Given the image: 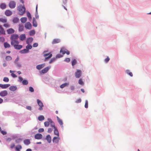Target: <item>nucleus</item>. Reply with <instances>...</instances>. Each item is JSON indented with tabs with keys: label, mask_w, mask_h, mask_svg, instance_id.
<instances>
[{
	"label": "nucleus",
	"mask_w": 151,
	"mask_h": 151,
	"mask_svg": "<svg viewBox=\"0 0 151 151\" xmlns=\"http://www.w3.org/2000/svg\"><path fill=\"white\" fill-rule=\"evenodd\" d=\"M19 38V35L16 34H12L10 37L11 45L13 46L15 49L17 50H20L22 47V45H19V42L18 41Z\"/></svg>",
	"instance_id": "f257e3e1"
},
{
	"label": "nucleus",
	"mask_w": 151,
	"mask_h": 151,
	"mask_svg": "<svg viewBox=\"0 0 151 151\" xmlns=\"http://www.w3.org/2000/svg\"><path fill=\"white\" fill-rule=\"evenodd\" d=\"M17 10L19 12V14L21 15H23L26 11V9L24 5H19L18 7Z\"/></svg>",
	"instance_id": "f03ea898"
},
{
	"label": "nucleus",
	"mask_w": 151,
	"mask_h": 151,
	"mask_svg": "<svg viewBox=\"0 0 151 151\" xmlns=\"http://www.w3.org/2000/svg\"><path fill=\"white\" fill-rule=\"evenodd\" d=\"M49 121L50 122L51 124V125L52 127H53L55 129V130L54 131V134H55L58 136V137H59V134L58 130L56 128L55 126V124L53 122L52 120L51 119H49Z\"/></svg>",
	"instance_id": "7ed1b4c3"
},
{
	"label": "nucleus",
	"mask_w": 151,
	"mask_h": 151,
	"mask_svg": "<svg viewBox=\"0 0 151 151\" xmlns=\"http://www.w3.org/2000/svg\"><path fill=\"white\" fill-rule=\"evenodd\" d=\"M37 102L38 105L40 107L38 109L39 110H42L43 107L44 106L42 102L39 99H37Z\"/></svg>",
	"instance_id": "20e7f679"
},
{
	"label": "nucleus",
	"mask_w": 151,
	"mask_h": 151,
	"mask_svg": "<svg viewBox=\"0 0 151 151\" xmlns=\"http://www.w3.org/2000/svg\"><path fill=\"white\" fill-rule=\"evenodd\" d=\"M16 5V4L15 1H12L9 3V6L10 8L13 9L15 7Z\"/></svg>",
	"instance_id": "39448f33"
},
{
	"label": "nucleus",
	"mask_w": 151,
	"mask_h": 151,
	"mask_svg": "<svg viewBox=\"0 0 151 151\" xmlns=\"http://www.w3.org/2000/svg\"><path fill=\"white\" fill-rule=\"evenodd\" d=\"M81 71L80 70H77V71L75 73V76L77 78H79L81 76Z\"/></svg>",
	"instance_id": "423d86ee"
},
{
	"label": "nucleus",
	"mask_w": 151,
	"mask_h": 151,
	"mask_svg": "<svg viewBox=\"0 0 151 151\" xmlns=\"http://www.w3.org/2000/svg\"><path fill=\"white\" fill-rule=\"evenodd\" d=\"M7 91L4 90L1 91L0 92V96L2 97H4L8 95Z\"/></svg>",
	"instance_id": "0eeeda50"
},
{
	"label": "nucleus",
	"mask_w": 151,
	"mask_h": 151,
	"mask_svg": "<svg viewBox=\"0 0 151 151\" xmlns=\"http://www.w3.org/2000/svg\"><path fill=\"white\" fill-rule=\"evenodd\" d=\"M25 27L26 28L30 29L32 28V25L29 22H27L25 23Z\"/></svg>",
	"instance_id": "6e6552de"
},
{
	"label": "nucleus",
	"mask_w": 151,
	"mask_h": 151,
	"mask_svg": "<svg viewBox=\"0 0 151 151\" xmlns=\"http://www.w3.org/2000/svg\"><path fill=\"white\" fill-rule=\"evenodd\" d=\"M42 137V135L40 134L37 133L35 136V139H41Z\"/></svg>",
	"instance_id": "1a4fd4ad"
},
{
	"label": "nucleus",
	"mask_w": 151,
	"mask_h": 151,
	"mask_svg": "<svg viewBox=\"0 0 151 151\" xmlns=\"http://www.w3.org/2000/svg\"><path fill=\"white\" fill-rule=\"evenodd\" d=\"M5 34V31L1 25H0V35Z\"/></svg>",
	"instance_id": "9d476101"
},
{
	"label": "nucleus",
	"mask_w": 151,
	"mask_h": 151,
	"mask_svg": "<svg viewBox=\"0 0 151 151\" xmlns=\"http://www.w3.org/2000/svg\"><path fill=\"white\" fill-rule=\"evenodd\" d=\"M44 56L45 57V59H47L50 58L52 56V54L49 53H45Z\"/></svg>",
	"instance_id": "9b49d317"
},
{
	"label": "nucleus",
	"mask_w": 151,
	"mask_h": 151,
	"mask_svg": "<svg viewBox=\"0 0 151 151\" xmlns=\"http://www.w3.org/2000/svg\"><path fill=\"white\" fill-rule=\"evenodd\" d=\"M19 39L21 41L24 40L26 39V37L25 35L24 34H23L21 35L19 37Z\"/></svg>",
	"instance_id": "f8f14e48"
},
{
	"label": "nucleus",
	"mask_w": 151,
	"mask_h": 151,
	"mask_svg": "<svg viewBox=\"0 0 151 151\" xmlns=\"http://www.w3.org/2000/svg\"><path fill=\"white\" fill-rule=\"evenodd\" d=\"M5 14L6 16H9L11 15L12 14V12L10 10H7L5 12Z\"/></svg>",
	"instance_id": "ddd939ff"
},
{
	"label": "nucleus",
	"mask_w": 151,
	"mask_h": 151,
	"mask_svg": "<svg viewBox=\"0 0 151 151\" xmlns=\"http://www.w3.org/2000/svg\"><path fill=\"white\" fill-rule=\"evenodd\" d=\"M50 68V67H46L43 69L41 70V72L42 73H46Z\"/></svg>",
	"instance_id": "4468645a"
},
{
	"label": "nucleus",
	"mask_w": 151,
	"mask_h": 151,
	"mask_svg": "<svg viewBox=\"0 0 151 151\" xmlns=\"http://www.w3.org/2000/svg\"><path fill=\"white\" fill-rule=\"evenodd\" d=\"M57 119L58 122L59 123V124L61 126V127H63V123L62 120L61 119H60L59 118L58 116H57Z\"/></svg>",
	"instance_id": "2eb2a0df"
},
{
	"label": "nucleus",
	"mask_w": 151,
	"mask_h": 151,
	"mask_svg": "<svg viewBox=\"0 0 151 151\" xmlns=\"http://www.w3.org/2000/svg\"><path fill=\"white\" fill-rule=\"evenodd\" d=\"M7 32L8 34H11L14 33L15 30L12 28H10L7 30Z\"/></svg>",
	"instance_id": "dca6fc26"
},
{
	"label": "nucleus",
	"mask_w": 151,
	"mask_h": 151,
	"mask_svg": "<svg viewBox=\"0 0 151 151\" xmlns=\"http://www.w3.org/2000/svg\"><path fill=\"white\" fill-rule=\"evenodd\" d=\"M59 139L60 138L59 137H55L53 139V142L57 143L58 142Z\"/></svg>",
	"instance_id": "f3484780"
},
{
	"label": "nucleus",
	"mask_w": 151,
	"mask_h": 151,
	"mask_svg": "<svg viewBox=\"0 0 151 151\" xmlns=\"http://www.w3.org/2000/svg\"><path fill=\"white\" fill-rule=\"evenodd\" d=\"M17 88L16 86H11L9 88L10 90L13 91H14L17 89Z\"/></svg>",
	"instance_id": "a211bd4d"
},
{
	"label": "nucleus",
	"mask_w": 151,
	"mask_h": 151,
	"mask_svg": "<svg viewBox=\"0 0 151 151\" xmlns=\"http://www.w3.org/2000/svg\"><path fill=\"white\" fill-rule=\"evenodd\" d=\"M60 42V40L58 39H54L52 42V44H57L58 43Z\"/></svg>",
	"instance_id": "6ab92c4d"
},
{
	"label": "nucleus",
	"mask_w": 151,
	"mask_h": 151,
	"mask_svg": "<svg viewBox=\"0 0 151 151\" xmlns=\"http://www.w3.org/2000/svg\"><path fill=\"white\" fill-rule=\"evenodd\" d=\"M45 66V64H43L37 65L36 66V68L37 69L40 70L43 68Z\"/></svg>",
	"instance_id": "aec40b11"
},
{
	"label": "nucleus",
	"mask_w": 151,
	"mask_h": 151,
	"mask_svg": "<svg viewBox=\"0 0 151 151\" xmlns=\"http://www.w3.org/2000/svg\"><path fill=\"white\" fill-rule=\"evenodd\" d=\"M19 52L22 54H25L29 52V50L28 49H25L20 50Z\"/></svg>",
	"instance_id": "412c9836"
},
{
	"label": "nucleus",
	"mask_w": 151,
	"mask_h": 151,
	"mask_svg": "<svg viewBox=\"0 0 151 151\" xmlns=\"http://www.w3.org/2000/svg\"><path fill=\"white\" fill-rule=\"evenodd\" d=\"M33 40V39L32 38L29 37L27 39L26 41V43L27 44L30 43L32 42Z\"/></svg>",
	"instance_id": "4be33fe9"
},
{
	"label": "nucleus",
	"mask_w": 151,
	"mask_h": 151,
	"mask_svg": "<svg viewBox=\"0 0 151 151\" xmlns=\"http://www.w3.org/2000/svg\"><path fill=\"white\" fill-rule=\"evenodd\" d=\"M33 26L36 27L37 26V23L35 18H33L32 20Z\"/></svg>",
	"instance_id": "5701e85b"
},
{
	"label": "nucleus",
	"mask_w": 151,
	"mask_h": 151,
	"mask_svg": "<svg viewBox=\"0 0 151 151\" xmlns=\"http://www.w3.org/2000/svg\"><path fill=\"white\" fill-rule=\"evenodd\" d=\"M6 7V4L4 3H1L0 5V8L3 9H5Z\"/></svg>",
	"instance_id": "b1692460"
},
{
	"label": "nucleus",
	"mask_w": 151,
	"mask_h": 151,
	"mask_svg": "<svg viewBox=\"0 0 151 151\" xmlns=\"http://www.w3.org/2000/svg\"><path fill=\"white\" fill-rule=\"evenodd\" d=\"M46 139L48 143H50L51 141V137L50 135H48L46 136Z\"/></svg>",
	"instance_id": "393cba45"
},
{
	"label": "nucleus",
	"mask_w": 151,
	"mask_h": 151,
	"mask_svg": "<svg viewBox=\"0 0 151 151\" xmlns=\"http://www.w3.org/2000/svg\"><path fill=\"white\" fill-rule=\"evenodd\" d=\"M24 27L23 25L22 24H19V30L20 32L22 31L24 29Z\"/></svg>",
	"instance_id": "a878e982"
},
{
	"label": "nucleus",
	"mask_w": 151,
	"mask_h": 151,
	"mask_svg": "<svg viewBox=\"0 0 151 151\" xmlns=\"http://www.w3.org/2000/svg\"><path fill=\"white\" fill-rule=\"evenodd\" d=\"M66 50V49H65L64 48H62L60 51V53H62L64 55L65 53V52L66 51L65 50Z\"/></svg>",
	"instance_id": "bb28decb"
},
{
	"label": "nucleus",
	"mask_w": 151,
	"mask_h": 151,
	"mask_svg": "<svg viewBox=\"0 0 151 151\" xmlns=\"http://www.w3.org/2000/svg\"><path fill=\"white\" fill-rule=\"evenodd\" d=\"M27 18L26 17H22L20 19V20L22 23H24L26 22Z\"/></svg>",
	"instance_id": "cd10ccee"
},
{
	"label": "nucleus",
	"mask_w": 151,
	"mask_h": 151,
	"mask_svg": "<svg viewBox=\"0 0 151 151\" xmlns=\"http://www.w3.org/2000/svg\"><path fill=\"white\" fill-rule=\"evenodd\" d=\"M4 46L5 48H9L10 47V45L7 42H5L4 43Z\"/></svg>",
	"instance_id": "c85d7f7f"
},
{
	"label": "nucleus",
	"mask_w": 151,
	"mask_h": 151,
	"mask_svg": "<svg viewBox=\"0 0 151 151\" xmlns=\"http://www.w3.org/2000/svg\"><path fill=\"white\" fill-rule=\"evenodd\" d=\"M24 143L26 145H28L30 143V141L29 139H25L24 141Z\"/></svg>",
	"instance_id": "c756f323"
},
{
	"label": "nucleus",
	"mask_w": 151,
	"mask_h": 151,
	"mask_svg": "<svg viewBox=\"0 0 151 151\" xmlns=\"http://www.w3.org/2000/svg\"><path fill=\"white\" fill-rule=\"evenodd\" d=\"M0 22H2L3 23H6L7 22V19L5 18H0Z\"/></svg>",
	"instance_id": "7c9ffc66"
},
{
	"label": "nucleus",
	"mask_w": 151,
	"mask_h": 151,
	"mask_svg": "<svg viewBox=\"0 0 151 151\" xmlns=\"http://www.w3.org/2000/svg\"><path fill=\"white\" fill-rule=\"evenodd\" d=\"M19 21V19L16 17H14L13 19V22L14 23H17Z\"/></svg>",
	"instance_id": "2f4dec72"
},
{
	"label": "nucleus",
	"mask_w": 151,
	"mask_h": 151,
	"mask_svg": "<svg viewBox=\"0 0 151 151\" xmlns=\"http://www.w3.org/2000/svg\"><path fill=\"white\" fill-rule=\"evenodd\" d=\"M10 86V85L9 84L2 85V88L3 89L6 88Z\"/></svg>",
	"instance_id": "473e14b6"
},
{
	"label": "nucleus",
	"mask_w": 151,
	"mask_h": 151,
	"mask_svg": "<svg viewBox=\"0 0 151 151\" xmlns=\"http://www.w3.org/2000/svg\"><path fill=\"white\" fill-rule=\"evenodd\" d=\"M69 85L68 83H63V84H62L60 86V87L61 88H64L65 86H68Z\"/></svg>",
	"instance_id": "72a5a7b5"
},
{
	"label": "nucleus",
	"mask_w": 151,
	"mask_h": 151,
	"mask_svg": "<svg viewBox=\"0 0 151 151\" xmlns=\"http://www.w3.org/2000/svg\"><path fill=\"white\" fill-rule=\"evenodd\" d=\"M44 117L42 115L40 116H39L38 117V119L40 121H42L44 120Z\"/></svg>",
	"instance_id": "f704fd0d"
},
{
	"label": "nucleus",
	"mask_w": 151,
	"mask_h": 151,
	"mask_svg": "<svg viewBox=\"0 0 151 151\" xmlns=\"http://www.w3.org/2000/svg\"><path fill=\"white\" fill-rule=\"evenodd\" d=\"M22 147L21 145H18L17 146L15 147V149L17 151H20L19 150L21 149Z\"/></svg>",
	"instance_id": "c9c22d12"
},
{
	"label": "nucleus",
	"mask_w": 151,
	"mask_h": 151,
	"mask_svg": "<svg viewBox=\"0 0 151 151\" xmlns=\"http://www.w3.org/2000/svg\"><path fill=\"white\" fill-rule=\"evenodd\" d=\"M22 83L23 85H27L28 84V82L26 80H24L22 81Z\"/></svg>",
	"instance_id": "e433bc0d"
},
{
	"label": "nucleus",
	"mask_w": 151,
	"mask_h": 151,
	"mask_svg": "<svg viewBox=\"0 0 151 151\" xmlns=\"http://www.w3.org/2000/svg\"><path fill=\"white\" fill-rule=\"evenodd\" d=\"M126 72L127 73L129 74L132 77L133 76V74L131 72H130L129 70H126Z\"/></svg>",
	"instance_id": "4c0bfd02"
},
{
	"label": "nucleus",
	"mask_w": 151,
	"mask_h": 151,
	"mask_svg": "<svg viewBox=\"0 0 151 151\" xmlns=\"http://www.w3.org/2000/svg\"><path fill=\"white\" fill-rule=\"evenodd\" d=\"M48 121H49V122H44L45 126L46 127H48L50 125V122L49 121V120H48Z\"/></svg>",
	"instance_id": "58836bf2"
},
{
	"label": "nucleus",
	"mask_w": 151,
	"mask_h": 151,
	"mask_svg": "<svg viewBox=\"0 0 151 151\" xmlns=\"http://www.w3.org/2000/svg\"><path fill=\"white\" fill-rule=\"evenodd\" d=\"M12 59V58L10 56H6V60L7 61H10Z\"/></svg>",
	"instance_id": "ea45409f"
},
{
	"label": "nucleus",
	"mask_w": 151,
	"mask_h": 151,
	"mask_svg": "<svg viewBox=\"0 0 151 151\" xmlns=\"http://www.w3.org/2000/svg\"><path fill=\"white\" fill-rule=\"evenodd\" d=\"M78 83L80 85H81L82 86H83L84 85V83L82 81V80L81 79H80L78 81Z\"/></svg>",
	"instance_id": "a19ab883"
},
{
	"label": "nucleus",
	"mask_w": 151,
	"mask_h": 151,
	"mask_svg": "<svg viewBox=\"0 0 151 151\" xmlns=\"http://www.w3.org/2000/svg\"><path fill=\"white\" fill-rule=\"evenodd\" d=\"M27 16L29 19H32L31 16L29 12H27Z\"/></svg>",
	"instance_id": "79ce46f5"
},
{
	"label": "nucleus",
	"mask_w": 151,
	"mask_h": 151,
	"mask_svg": "<svg viewBox=\"0 0 151 151\" xmlns=\"http://www.w3.org/2000/svg\"><path fill=\"white\" fill-rule=\"evenodd\" d=\"M32 47V46L29 44L27 45L26 47V49H28V50L29 49H31Z\"/></svg>",
	"instance_id": "37998d69"
},
{
	"label": "nucleus",
	"mask_w": 151,
	"mask_h": 151,
	"mask_svg": "<svg viewBox=\"0 0 151 151\" xmlns=\"http://www.w3.org/2000/svg\"><path fill=\"white\" fill-rule=\"evenodd\" d=\"M12 72H14L13 71H12L11 70H10V73H11L12 74H11V76L13 77V78H16L17 77V76L16 75V74H15L14 73H12Z\"/></svg>",
	"instance_id": "c03bdc74"
},
{
	"label": "nucleus",
	"mask_w": 151,
	"mask_h": 151,
	"mask_svg": "<svg viewBox=\"0 0 151 151\" xmlns=\"http://www.w3.org/2000/svg\"><path fill=\"white\" fill-rule=\"evenodd\" d=\"M76 60L75 59H74L72 61V65L73 66H74L75 65L76 63Z\"/></svg>",
	"instance_id": "a18cd8bd"
},
{
	"label": "nucleus",
	"mask_w": 151,
	"mask_h": 151,
	"mask_svg": "<svg viewBox=\"0 0 151 151\" xmlns=\"http://www.w3.org/2000/svg\"><path fill=\"white\" fill-rule=\"evenodd\" d=\"M35 34V31L34 30L31 31L29 32V34L31 36H32Z\"/></svg>",
	"instance_id": "49530a36"
},
{
	"label": "nucleus",
	"mask_w": 151,
	"mask_h": 151,
	"mask_svg": "<svg viewBox=\"0 0 151 151\" xmlns=\"http://www.w3.org/2000/svg\"><path fill=\"white\" fill-rule=\"evenodd\" d=\"M3 81L5 82H8L9 81V79L7 77H5L3 79Z\"/></svg>",
	"instance_id": "de8ad7c7"
},
{
	"label": "nucleus",
	"mask_w": 151,
	"mask_h": 151,
	"mask_svg": "<svg viewBox=\"0 0 151 151\" xmlns=\"http://www.w3.org/2000/svg\"><path fill=\"white\" fill-rule=\"evenodd\" d=\"M85 107L86 108H87L88 107V101L87 100L86 101L85 104Z\"/></svg>",
	"instance_id": "09e8293b"
},
{
	"label": "nucleus",
	"mask_w": 151,
	"mask_h": 151,
	"mask_svg": "<svg viewBox=\"0 0 151 151\" xmlns=\"http://www.w3.org/2000/svg\"><path fill=\"white\" fill-rule=\"evenodd\" d=\"M44 131V129L42 128H40L38 130V132L41 133L42 132Z\"/></svg>",
	"instance_id": "8fccbe9b"
},
{
	"label": "nucleus",
	"mask_w": 151,
	"mask_h": 151,
	"mask_svg": "<svg viewBox=\"0 0 151 151\" xmlns=\"http://www.w3.org/2000/svg\"><path fill=\"white\" fill-rule=\"evenodd\" d=\"M29 91L31 92H33L34 91V90L33 88L32 87H29Z\"/></svg>",
	"instance_id": "3c124183"
},
{
	"label": "nucleus",
	"mask_w": 151,
	"mask_h": 151,
	"mask_svg": "<svg viewBox=\"0 0 151 151\" xmlns=\"http://www.w3.org/2000/svg\"><path fill=\"white\" fill-rule=\"evenodd\" d=\"M5 39L3 37H0V41L1 42H4V41Z\"/></svg>",
	"instance_id": "603ef678"
},
{
	"label": "nucleus",
	"mask_w": 151,
	"mask_h": 151,
	"mask_svg": "<svg viewBox=\"0 0 151 151\" xmlns=\"http://www.w3.org/2000/svg\"><path fill=\"white\" fill-rule=\"evenodd\" d=\"M63 57V55L60 54H58L56 55V58H59Z\"/></svg>",
	"instance_id": "864d4df0"
},
{
	"label": "nucleus",
	"mask_w": 151,
	"mask_h": 151,
	"mask_svg": "<svg viewBox=\"0 0 151 151\" xmlns=\"http://www.w3.org/2000/svg\"><path fill=\"white\" fill-rule=\"evenodd\" d=\"M70 61V59L69 58H66L64 60V61L67 62H69Z\"/></svg>",
	"instance_id": "5fc2aeb1"
},
{
	"label": "nucleus",
	"mask_w": 151,
	"mask_h": 151,
	"mask_svg": "<svg viewBox=\"0 0 151 151\" xmlns=\"http://www.w3.org/2000/svg\"><path fill=\"white\" fill-rule=\"evenodd\" d=\"M4 26L6 27H8L10 26V25L7 23H6L4 24Z\"/></svg>",
	"instance_id": "6e6d98bb"
},
{
	"label": "nucleus",
	"mask_w": 151,
	"mask_h": 151,
	"mask_svg": "<svg viewBox=\"0 0 151 151\" xmlns=\"http://www.w3.org/2000/svg\"><path fill=\"white\" fill-rule=\"evenodd\" d=\"M110 60V58L108 57H107V58L105 60V61L106 63H107L109 62Z\"/></svg>",
	"instance_id": "4d7b16f0"
},
{
	"label": "nucleus",
	"mask_w": 151,
	"mask_h": 151,
	"mask_svg": "<svg viewBox=\"0 0 151 151\" xmlns=\"http://www.w3.org/2000/svg\"><path fill=\"white\" fill-rule=\"evenodd\" d=\"M38 46V44L37 43H35L33 44V47H36Z\"/></svg>",
	"instance_id": "13d9d810"
},
{
	"label": "nucleus",
	"mask_w": 151,
	"mask_h": 151,
	"mask_svg": "<svg viewBox=\"0 0 151 151\" xmlns=\"http://www.w3.org/2000/svg\"><path fill=\"white\" fill-rule=\"evenodd\" d=\"M19 81L20 82H22V81H23V78L21 76H19Z\"/></svg>",
	"instance_id": "bf43d9fd"
},
{
	"label": "nucleus",
	"mask_w": 151,
	"mask_h": 151,
	"mask_svg": "<svg viewBox=\"0 0 151 151\" xmlns=\"http://www.w3.org/2000/svg\"><path fill=\"white\" fill-rule=\"evenodd\" d=\"M81 99H78L76 101V103H80L81 102Z\"/></svg>",
	"instance_id": "052dcab7"
},
{
	"label": "nucleus",
	"mask_w": 151,
	"mask_h": 151,
	"mask_svg": "<svg viewBox=\"0 0 151 151\" xmlns=\"http://www.w3.org/2000/svg\"><path fill=\"white\" fill-rule=\"evenodd\" d=\"M52 129L51 128H49L48 129V133H51V132H52Z\"/></svg>",
	"instance_id": "680f3d73"
},
{
	"label": "nucleus",
	"mask_w": 151,
	"mask_h": 151,
	"mask_svg": "<svg viewBox=\"0 0 151 151\" xmlns=\"http://www.w3.org/2000/svg\"><path fill=\"white\" fill-rule=\"evenodd\" d=\"M15 145L13 143V144H12L10 145V147L11 148H14V147Z\"/></svg>",
	"instance_id": "e2e57ef3"
},
{
	"label": "nucleus",
	"mask_w": 151,
	"mask_h": 151,
	"mask_svg": "<svg viewBox=\"0 0 151 151\" xmlns=\"http://www.w3.org/2000/svg\"><path fill=\"white\" fill-rule=\"evenodd\" d=\"M26 108L30 110H32L31 107L29 106H27L26 107Z\"/></svg>",
	"instance_id": "0e129e2a"
},
{
	"label": "nucleus",
	"mask_w": 151,
	"mask_h": 151,
	"mask_svg": "<svg viewBox=\"0 0 151 151\" xmlns=\"http://www.w3.org/2000/svg\"><path fill=\"white\" fill-rule=\"evenodd\" d=\"M1 133L3 135H5L6 134V132L4 131H2L1 132Z\"/></svg>",
	"instance_id": "69168bd1"
},
{
	"label": "nucleus",
	"mask_w": 151,
	"mask_h": 151,
	"mask_svg": "<svg viewBox=\"0 0 151 151\" xmlns=\"http://www.w3.org/2000/svg\"><path fill=\"white\" fill-rule=\"evenodd\" d=\"M55 60L54 58H52L49 61V63H51L52 62L54 61Z\"/></svg>",
	"instance_id": "338daca9"
},
{
	"label": "nucleus",
	"mask_w": 151,
	"mask_h": 151,
	"mask_svg": "<svg viewBox=\"0 0 151 151\" xmlns=\"http://www.w3.org/2000/svg\"><path fill=\"white\" fill-rule=\"evenodd\" d=\"M16 65L19 67H21V64H20L19 63H16Z\"/></svg>",
	"instance_id": "774afa93"
}]
</instances>
